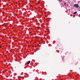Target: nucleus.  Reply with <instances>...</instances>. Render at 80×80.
Wrapping results in <instances>:
<instances>
[{
  "mask_svg": "<svg viewBox=\"0 0 80 80\" xmlns=\"http://www.w3.org/2000/svg\"><path fill=\"white\" fill-rule=\"evenodd\" d=\"M74 7H76V8H78V7H79V6H78V5L77 4H75L74 5Z\"/></svg>",
  "mask_w": 80,
  "mask_h": 80,
  "instance_id": "f257e3e1",
  "label": "nucleus"
},
{
  "mask_svg": "<svg viewBox=\"0 0 80 80\" xmlns=\"http://www.w3.org/2000/svg\"><path fill=\"white\" fill-rule=\"evenodd\" d=\"M30 63V61H28V65H29V63Z\"/></svg>",
  "mask_w": 80,
  "mask_h": 80,
  "instance_id": "f03ea898",
  "label": "nucleus"
},
{
  "mask_svg": "<svg viewBox=\"0 0 80 80\" xmlns=\"http://www.w3.org/2000/svg\"><path fill=\"white\" fill-rule=\"evenodd\" d=\"M77 13V12H74V14H76V13Z\"/></svg>",
  "mask_w": 80,
  "mask_h": 80,
  "instance_id": "7ed1b4c3",
  "label": "nucleus"
},
{
  "mask_svg": "<svg viewBox=\"0 0 80 80\" xmlns=\"http://www.w3.org/2000/svg\"><path fill=\"white\" fill-rule=\"evenodd\" d=\"M59 1L60 2H62V0H59Z\"/></svg>",
  "mask_w": 80,
  "mask_h": 80,
  "instance_id": "20e7f679",
  "label": "nucleus"
},
{
  "mask_svg": "<svg viewBox=\"0 0 80 80\" xmlns=\"http://www.w3.org/2000/svg\"><path fill=\"white\" fill-rule=\"evenodd\" d=\"M64 5H66V3L64 2Z\"/></svg>",
  "mask_w": 80,
  "mask_h": 80,
  "instance_id": "39448f33",
  "label": "nucleus"
},
{
  "mask_svg": "<svg viewBox=\"0 0 80 80\" xmlns=\"http://www.w3.org/2000/svg\"><path fill=\"white\" fill-rule=\"evenodd\" d=\"M32 19H33V20L34 19V18H33Z\"/></svg>",
  "mask_w": 80,
  "mask_h": 80,
  "instance_id": "423d86ee",
  "label": "nucleus"
},
{
  "mask_svg": "<svg viewBox=\"0 0 80 80\" xmlns=\"http://www.w3.org/2000/svg\"><path fill=\"white\" fill-rule=\"evenodd\" d=\"M1 46H0V48H1Z\"/></svg>",
  "mask_w": 80,
  "mask_h": 80,
  "instance_id": "0eeeda50",
  "label": "nucleus"
}]
</instances>
